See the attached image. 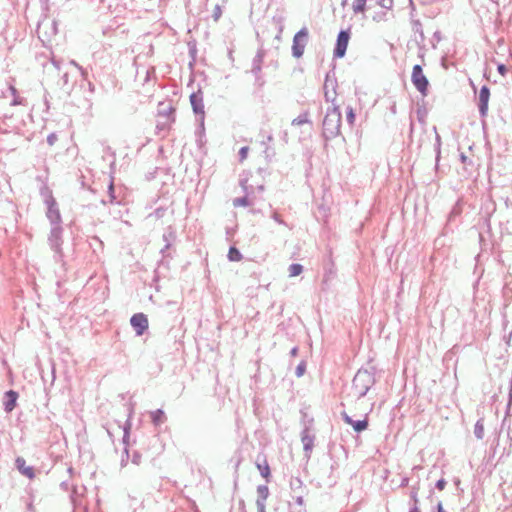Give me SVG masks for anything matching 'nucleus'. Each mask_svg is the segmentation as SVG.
Returning <instances> with one entry per match:
<instances>
[{"label":"nucleus","instance_id":"46","mask_svg":"<svg viewBox=\"0 0 512 512\" xmlns=\"http://www.w3.org/2000/svg\"><path fill=\"white\" fill-rule=\"evenodd\" d=\"M51 63L55 67L56 70H58V71L60 70V61L52 58Z\"/></svg>","mask_w":512,"mask_h":512},{"label":"nucleus","instance_id":"17","mask_svg":"<svg viewBox=\"0 0 512 512\" xmlns=\"http://www.w3.org/2000/svg\"><path fill=\"white\" fill-rule=\"evenodd\" d=\"M269 488L267 485H259L257 487V499L256 504H266V500L269 497Z\"/></svg>","mask_w":512,"mask_h":512},{"label":"nucleus","instance_id":"15","mask_svg":"<svg viewBox=\"0 0 512 512\" xmlns=\"http://www.w3.org/2000/svg\"><path fill=\"white\" fill-rule=\"evenodd\" d=\"M17 469L29 479L34 477V469L31 466H26V461L22 457H17L15 460Z\"/></svg>","mask_w":512,"mask_h":512},{"label":"nucleus","instance_id":"63","mask_svg":"<svg viewBox=\"0 0 512 512\" xmlns=\"http://www.w3.org/2000/svg\"><path fill=\"white\" fill-rule=\"evenodd\" d=\"M38 40H40V41H41V42H43V43L45 42V40H44V39H42L41 37H38Z\"/></svg>","mask_w":512,"mask_h":512},{"label":"nucleus","instance_id":"2","mask_svg":"<svg viewBox=\"0 0 512 512\" xmlns=\"http://www.w3.org/2000/svg\"><path fill=\"white\" fill-rule=\"evenodd\" d=\"M373 384V375L367 370H359L352 381L354 395L358 398L364 397Z\"/></svg>","mask_w":512,"mask_h":512},{"label":"nucleus","instance_id":"37","mask_svg":"<svg viewBox=\"0 0 512 512\" xmlns=\"http://www.w3.org/2000/svg\"><path fill=\"white\" fill-rule=\"evenodd\" d=\"M331 87L332 89H335V81L330 80L329 77H326L325 83H324V89L328 90V88Z\"/></svg>","mask_w":512,"mask_h":512},{"label":"nucleus","instance_id":"12","mask_svg":"<svg viewBox=\"0 0 512 512\" xmlns=\"http://www.w3.org/2000/svg\"><path fill=\"white\" fill-rule=\"evenodd\" d=\"M17 399H18L17 392H15L13 390H9L5 393L3 405H4V410L7 413L11 412L15 408Z\"/></svg>","mask_w":512,"mask_h":512},{"label":"nucleus","instance_id":"21","mask_svg":"<svg viewBox=\"0 0 512 512\" xmlns=\"http://www.w3.org/2000/svg\"><path fill=\"white\" fill-rule=\"evenodd\" d=\"M474 435L477 439L481 440L484 437V423L483 419H479L474 426Z\"/></svg>","mask_w":512,"mask_h":512},{"label":"nucleus","instance_id":"39","mask_svg":"<svg viewBox=\"0 0 512 512\" xmlns=\"http://www.w3.org/2000/svg\"><path fill=\"white\" fill-rule=\"evenodd\" d=\"M271 217L277 223H279L281 225H286V223L282 220V218L280 217V215L277 212H273Z\"/></svg>","mask_w":512,"mask_h":512},{"label":"nucleus","instance_id":"44","mask_svg":"<svg viewBox=\"0 0 512 512\" xmlns=\"http://www.w3.org/2000/svg\"><path fill=\"white\" fill-rule=\"evenodd\" d=\"M62 85L65 87L69 84V74L65 72L61 77Z\"/></svg>","mask_w":512,"mask_h":512},{"label":"nucleus","instance_id":"45","mask_svg":"<svg viewBox=\"0 0 512 512\" xmlns=\"http://www.w3.org/2000/svg\"><path fill=\"white\" fill-rule=\"evenodd\" d=\"M497 70L498 72L502 75V76H505L506 72H507V68L504 64H499L498 67H497Z\"/></svg>","mask_w":512,"mask_h":512},{"label":"nucleus","instance_id":"56","mask_svg":"<svg viewBox=\"0 0 512 512\" xmlns=\"http://www.w3.org/2000/svg\"><path fill=\"white\" fill-rule=\"evenodd\" d=\"M408 484V478H404L402 480L401 486H406Z\"/></svg>","mask_w":512,"mask_h":512},{"label":"nucleus","instance_id":"33","mask_svg":"<svg viewBox=\"0 0 512 512\" xmlns=\"http://www.w3.org/2000/svg\"><path fill=\"white\" fill-rule=\"evenodd\" d=\"M325 99L326 101H331L333 102L335 100V96H336V92H335V89H332V92H330L329 90H325Z\"/></svg>","mask_w":512,"mask_h":512},{"label":"nucleus","instance_id":"20","mask_svg":"<svg viewBox=\"0 0 512 512\" xmlns=\"http://www.w3.org/2000/svg\"><path fill=\"white\" fill-rule=\"evenodd\" d=\"M151 420L155 426L163 424L166 420V416L163 410L157 409L150 413Z\"/></svg>","mask_w":512,"mask_h":512},{"label":"nucleus","instance_id":"61","mask_svg":"<svg viewBox=\"0 0 512 512\" xmlns=\"http://www.w3.org/2000/svg\"><path fill=\"white\" fill-rule=\"evenodd\" d=\"M89 89H90L91 91H93V89H94V86H93L91 83H89Z\"/></svg>","mask_w":512,"mask_h":512},{"label":"nucleus","instance_id":"42","mask_svg":"<svg viewBox=\"0 0 512 512\" xmlns=\"http://www.w3.org/2000/svg\"><path fill=\"white\" fill-rule=\"evenodd\" d=\"M379 5H380L382 8L388 9V8H390V7H391V5H392V0H380Z\"/></svg>","mask_w":512,"mask_h":512},{"label":"nucleus","instance_id":"64","mask_svg":"<svg viewBox=\"0 0 512 512\" xmlns=\"http://www.w3.org/2000/svg\"><path fill=\"white\" fill-rule=\"evenodd\" d=\"M436 138H437V142H439V141H440V136H439V135H437V137H436Z\"/></svg>","mask_w":512,"mask_h":512},{"label":"nucleus","instance_id":"1","mask_svg":"<svg viewBox=\"0 0 512 512\" xmlns=\"http://www.w3.org/2000/svg\"><path fill=\"white\" fill-rule=\"evenodd\" d=\"M341 127V112L339 107L328 109L323 120V135L326 139H332L339 135Z\"/></svg>","mask_w":512,"mask_h":512},{"label":"nucleus","instance_id":"7","mask_svg":"<svg viewBox=\"0 0 512 512\" xmlns=\"http://www.w3.org/2000/svg\"><path fill=\"white\" fill-rule=\"evenodd\" d=\"M130 324L134 328L136 335L141 336L148 329V318L143 313H136L130 319Z\"/></svg>","mask_w":512,"mask_h":512},{"label":"nucleus","instance_id":"9","mask_svg":"<svg viewBox=\"0 0 512 512\" xmlns=\"http://www.w3.org/2000/svg\"><path fill=\"white\" fill-rule=\"evenodd\" d=\"M349 39L350 34H338L336 46L334 49V57L342 58L345 55Z\"/></svg>","mask_w":512,"mask_h":512},{"label":"nucleus","instance_id":"55","mask_svg":"<svg viewBox=\"0 0 512 512\" xmlns=\"http://www.w3.org/2000/svg\"><path fill=\"white\" fill-rule=\"evenodd\" d=\"M383 15H384L383 13H381V15H376V16L373 17V19L376 20V21H380V20H382Z\"/></svg>","mask_w":512,"mask_h":512},{"label":"nucleus","instance_id":"36","mask_svg":"<svg viewBox=\"0 0 512 512\" xmlns=\"http://www.w3.org/2000/svg\"><path fill=\"white\" fill-rule=\"evenodd\" d=\"M109 202L110 203H113L116 199V196L114 194V185H113V182L110 183L109 185Z\"/></svg>","mask_w":512,"mask_h":512},{"label":"nucleus","instance_id":"50","mask_svg":"<svg viewBox=\"0 0 512 512\" xmlns=\"http://www.w3.org/2000/svg\"><path fill=\"white\" fill-rule=\"evenodd\" d=\"M132 462H133L134 464L138 465V464H139V462H140V455L135 454V455L133 456Z\"/></svg>","mask_w":512,"mask_h":512},{"label":"nucleus","instance_id":"47","mask_svg":"<svg viewBox=\"0 0 512 512\" xmlns=\"http://www.w3.org/2000/svg\"><path fill=\"white\" fill-rule=\"evenodd\" d=\"M409 512H420L418 504H410Z\"/></svg>","mask_w":512,"mask_h":512},{"label":"nucleus","instance_id":"18","mask_svg":"<svg viewBox=\"0 0 512 512\" xmlns=\"http://www.w3.org/2000/svg\"><path fill=\"white\" fill-rule=\"evenodd\" d=\"M256 466H257L261 476L263 478H265L267 481H269L271 473H270V467H269V464H268L266 458H263L262 462H260L258 459L256 462Z\"/></svg>","mask_w":512,"mask_h":512},{"label":"nucleus","instance_id":"5","mask_svg":"<svg viewBox=\"0 0 512 512\" xmlns=\"http://www.w3.org/2000/svg\"><path fill=\"white\" fill-rule=\"evenodd\" d=\"M264 60V51L262 49L258 50L255 57L252 60L251 73L255 76V83L262 87L264 81L261 77L262 63Z\"/></svg>","mask_w":512,"mask_h":512},{"label":"nucleus","instance_id":"8","mask_svg":"<svg viewBox=\"0 0 512 512\" xmlns=\"http://www.w3.org/2000/svg\"><path fill=\"white\" fill-rule=\"evenodd\" d=\"M307 36L308 34H294L292 54L295 58H300L303 55L308 42Z\"/></svg>","mask_w":512,"mask_h":512},{"label":"nucleus","instance_id":"26","mask_svg":"<svg viewBox=\"0 0 512 512\" xmlns=\"http://www.w3.org/2000/svg\"><path fill=\"white\" fill-rule=\"evenodd\" d=\"M174 238V232L169 230L168 232L163 234V240L166 242L165 247L161 250V253L164 254L166 250L169 249L171 245V240Z\"/></svg>","mask_w":512,"mask_h":512},{"label":"nucleus","instance_id":"43","mask_svg":"<svg viewBox=\"0 0 512 512\" xmlns=\"http://www.w3.org/2000/svg\"><path fill=\"white\" fill-rule=\"evenodd\" d=\"M295 503H296V505H297V507H296V508H304V499H303V497H302V496H298V497H296V499H295Z\"/></svg>","mask_w":512,"mask_h":512},{"label":"nucleus","instance_id":"49","mask_svg":"<svg viewBox=\"0 0 512 512\" xmlns=\"http://www.w3.org/2000/svg\"><path fill=\"white\" fill-rule=\"evenodd\" d=\"M240 185L241 187L243 188V190L245 191L246 194H248V191H247V180H241L240 181Z\"/></svg>","mask_w":512,"mask_h":512},{"label":"nucleus","instance_id":"62","mask_svg":"<svg viewBox=\"0 0 512 512\" xmlns=\"http://www.w3.org/2000/svg\"><path fill=\"white\" fill-rule=\"evenodd\" d=\"M124 453L126 454V457H128V449H127V447H125Z\"/></svg>","mask_w":512,"mask_h":512},{"label":"nucleus","instance_id":"58","mask_svg":"<svg viewBox=\"0 0 512 512\" xmlns=\"http://www.w3.org/2000/svg\"><path fill=\"white\" fill-rule=\"evenodd\" d=\"M126 461H127L126 459L122 458V460H121V466H125V465H126Z\"/></svg>","mask_w":512,"mask_h":512},{"label":"nucleus","instance_id":"35","mask_svg":"<svg viewBox=\"0 0 512 512\" xmlns=\"http://www.w3.org/2000/svg\"><path fill=\"white\" fill-rule=\"evenodd\" d=\"M10 90L14 96V99L12 101V105H19L22 104V101L16 96L17 90L14 87H10Z\"/></svg>","mask_w":512,"mask_h":512},{"label":"nucleus","instance_id":"40","mask_svg":"<svg viewBox=\"0 0 512 512\" xmlns=\"http://www.w3.org/2000/svg\"><path fill=\"white\" fill-rule=\"evenodd\" d=\"M446 484H447L446 480H445V479H443V478H441V479H439V480L436 482V485H435V486H436V488H437L438 490H443V489L445 488Z\"/></svg>","mask_w":512,"mask_h":512},{"label":"nucleus","instance_id":"28","mask_svg":"<svg viewBox=\"0 0 512 512\" xmlns=\"http://www.w3.org/2000/svg\"><path fill=\"white\" fill-rule=\"evenodd\" d=\"M188 48H189V54H190L192 60L194 61L196 58V53H197L196 42L194 40L188 41Z\"/></svg>","mask_w":512,"mask_h":512},{"label":"nucleus","instance_id":"52","mask_svg":"<svg viewBox=\"0 0 512 512\" xmlns=\"http://www.w3.org/2000/svg\"><path fill=\"white\" fill-rule=\"evenodd\" d=\"M291 512H306V509L293 507Z\"/></svg>","mask_w":512,"mask_h":512},{"label":"nucleus","instance_id":"29","mask_svg":"<svg viewBox=\"0 0 512 512\" xmlns=\"http://www.w3.org/2000/svg\"><path fill=\"white\" fill-rule=\"evenodd\" d=\"M347 121L350 125H353L355 121V114L352 107L347 108V114H346Z\"/></svg>","mask_w":512,"mask_h":512},{"label":"nucleus","instance_id":"60","mask_svg":"<svg viewBox=\"0 0 512 512\" xmlns=\"http://www.w3.org/2000/svg\"><path fill=\"white\" fill-rule=\"evenodd\" d=\"M267 140H268L269 142H270V141H272V140H273L272 135H269V136L267 137Z\"/></svg>","mask_w":512,"mask_h":512},{"label":"nucleus","instance_id":"22","mask_svg":"<svg viewBox=\"0 0 512 512\" xmlns=\"http://www.w3.org/2000/svg\"><path fill=\"white\" fill-rule=\"evenodd\" d=\"M288 271L290 277H296L303 272V266L298 263H293L289 266Z\"/></svg>","mask_w":512,"mask_h":512},{"label":"nucleus","instance_id":"24","mask_svg":"<svg viewBox=\"0 0 512 512\" xmlns=\"http://www.w3.org/2000/svg\"><path fill=\"white\" fill-rule=\"evenodd\" d=\"M309 122L308 113H302L298 117L292 120L293 126H300Z\"/></svg>","mask_w":512,"mask_h":512},{"label":"nucleus","instance_id":"51","mask_svg":"<svg viewBox=\"0 0 512 512\" xmlns=\"http://www.w3.org/2000/svg\"><path fill=\"white\" fill-rule=\"evenodd\" d=\"M437 512H445L441 502H438L437 504Z\"/></svg>","mask_w":512,"mask_h":512},{"label":"nucleus","instance_id":"3","mask_svg":"<svg viewBox=\"0 0 512 512\" xmlns=\"http://www.w3.org/2000/svg\"><path fill=\"white\" fill-rule=\"evenodd\" d=\"M62 228L61 226H52L50 235L48 238L49 245L51 249L54 251V259L55 261H61L62 260Z\"/></svg>","mask_w":512,"mask_h":512},{"label":"nucleus","instance_id":"59","mask_svg":"<svg viewBox=\"0 0 512 512\" xmlns=\"http://www.w3.org/2000/svg\"><path fill=\"white\" fill-rule=\"evenodd\" d=\"M240 504H241V506H242V511H241V512H246V511H245V508H244V501H241V502H240Z\"/></svg>","mask_w":512,"mask_h":512},{"label":"nucleus","instance_id":"13","mask_svg":"<svg viewBox=\"0 0 512 512\" xmlns=\"http://www.w3.org/2000/svg\"><path fill=\"white\" fill-rule=\"evenodd\" d=\"M314 435L308 427H305L301 432V441L305 452H310L314 445Z\"/></svg>","mask_w":512,"mask_h":512},{"label":"nucleus","instance_id":"48","mask_svg":"<svg viewBox=\"0 0 512 512\" xmlns=\"http://www.w3.org/2000/svg\"><path fill=\"white\" fill-rule=\"evenodd\" d=\"M257 512H266V504H256Z\"/></svg>","mask_w":512,"mask_h":512},{"label":"nucleus","instance_id":"34","mask_svg":"<svg viewBox=\"0 0 512 512\" xmlns=\"http://www.w3.org/2000/svg\"><path fill=\"white\" fill-rule=\"evenodd\" d=\"M221 15H222L221 6L217 4L214 7L213 15L212 16H213L214 20L217 21L221 17Z\"/></svg>","mask_w":512,"mask_h":512},{"label":"nucleus","instance_id":"41","mask_svg":"<svg viewBox=\"0 0 512 512\" xmlns=\"http://www.w3.org/2000/svg\"><path fill=\"white\" fill-rule=\"evenodd\" d=\"M56 141H57V135H56V134L51 133L50 135H48V137H47V143H48L49 145H51V146H52V145H54V143H55Z\"/></svg>","mask_w":512,"mask_h":512},{"label":"nucleus","instance_id":"23","mask_svg":"<svg viewBox=\"0 0 512 512\" xmlns=\"http://www.w3.org/2000/svg\"><path fill=\"white\" fill-rule=\"evenodd\" d=\"M252 204L253 203L249 200L247 195H245L244 197L235 198L233 200L234 207H240V206L246 207V206H250Z\"/></svg>","mask_w":512,"mask_h":512},{"label":"nucleus","instance_id":"11","mask_svg":"<svg viewBox=\"0 0 512 512\" xmlns=\"http://www.w3.org/2000/svg\"><path fill=\"white\" fill-rule=\"evenodd\" d=\"M190 102L191 106L193 108V111L197 115H204V104H203V96L202 93L199 91L197 93H192L190 95Z\"/></svg>","mask_w":512,"mask_h":512},{"label":"nucleus","instance_id":"6","mask_svg":"<svg viewBox=\"0 0 512 512\" xmlns=\"http://www.w3.org/2000/svg\"><path fill=\"white\" fill-rule=\"evenodd\" d=\"M45 202L47 205L46 215L50 223L52 224V226H60L61 215L55 199L52 196H49Z\"/></svg>","mask_w":512,"mask_h":512},{"label":"nucleus","instance_id":"16","mask_svg":"<svg viewBox=\"0 0 512 512\" xmlns=\"http://www.w3.org/2000/svg\"><path fill=\"white\" fill-rule=\"evenodd\" d=\"M173 112L174 109L171 106H163V104H160L158 109V117L164 119L162 122L163 125H166L170 121Z\"/></svg>","mask_w":512,"mask_h":512},{"label":"nucleus","instance_id":"57","mask_svg":"<svg viewBox=\"0 0 512 512\" xmlns=\"http://www.w3.org/2000/svg\"><path fill=\"white\" fill-rule=\"evenodd\" d=\"M460 157H461V161H462L463 163H465V162H466V160H467V157H466L464 154H461V156H460Z\"/></svg>","mask_w":512,"mask_h":512},{"label":"nucleus","instance_id":"25","mask_svg":"<svg viewBox=\"0 0 512 512\" xmlns=\"http://www.w3.org/2000/svg\"><path fill=\"white\" fill-rule=\"evenodd\" d=\"M228 259L230 261H240L242 259V254L235 247H230L228 252Z\"/></svg>","mask_w":512,"mask_h":512},{"label":"nucleus","instance_id":"53","mask_svg":"<svg viewBox=\"0 0 512 512\" xmlns=\"http://www.w3.org/2000/svg\"><path fill=\"white\" fill-rule=\"evenodd\" d=\"M297 353H298V348L297 347L292 348L291 351H290L291 356H296Z\"/></svg>","mask_w":512,"mask_h":512},{"label":"nucleus","instance_id":"27","mask_svg":"<svg viewBox=\"0 0 512 512\" xmlns=\"http://www.w3.org/2000/svg\"><path fill=\"white\" fill-rule=\"evenodd\" d=\"M418 492H419V487L418 486H413L411 488V491H410V501H411V503L410 504H418L419 503Z\"/></svg>","mask_w":512,"mask_h":512},{"label":"nucleus","instance_id":"4","mask_svg":"<svg viewBox=\"0 0 512 512\" xmlns=\"http://www.w3.org/2000/svg\"><path fill=\"white\" fill-rule=\"evenodd\" d=\"M411 80L415 88L423 95L428 93L429 82L420 65H415L412 70Z\"/></svg>","mask_w":512,"mask_h":512},{"label":"nucleus","instance_id":"38","mask_svg":"<svg viewBox=\"0 0 512 512\" xmlns=\"http://www.w3.org/2000/svg\"><path fill=\"white\" fill-rule=\"evenodd\" d=\"M248 147H242L239 151V156H240V160L243 161L244 159L247 158V155H248Z\"/></svg>","mask_w":512,"mask_h":512},{"label":"nucleus","instance_id":"32","mask_svg":"<svg viewBox=\"0 0 512 512\" xmlns=\"http://www.w3.org/2000/svg\"><path fill=\"white\" fill-rule=\"evenodd\" d=\"M69 64H70V65H73L74 67H76V68L80 71V73H81L82 77H83V78H86V76H87V72H86V70H85L82 66H80V65H79L75 60H71V61L69 62Z\"/></svg>","mask_w":512,"mask_h":512},{"label":"nucleus","instance_id":"10","mask_svg":"<svg viewBox=\"0 0 512 512\" xmlns=\"http://www.w3.org/2000/svg\"><path fill=\"white\" fill-rule=\"evenodd\" d=\"M490 98V90L487 86H483L479 92V113L481 116H485L488 111V102Z\"/></svg>","mask_w":512,"mask_h":512},{"label":"nucleus","instance_id":"30","mask_svg":"<svg viewBox=\"0 0 512 512\" xmlns=\"http://www.w3.org/2000/svg\"><path fill=\"white\" fill-rule=\"evenodd\" d=\"M305 370H306V364L304 362H301L297 367H296V370H295V375L297 377H302L305 373Z\"/></svg>","mask_w":512,"mask_h":512},{"label":"nucleus","instance_id":"54","mask_svg":"<svg viewBox=\"0 0 512 512\" xmlns=\"http://www.w3.org/2000/svg\"><path fill=\"white\" fill-rule=\"evenodd\" d=\"M508 397H509V402L508 404L511 405L512 404V388H509V394H508Z\"/></svg>","mask_w":512,"mask_h":512},{"label":"nucleus","instance_id":"14","mask_svg":"<svg viewBox=\"0 0 512 512\" xmlns=\"http://www.w3.org/2000/svg\"><path fill=\"white\" fill-rule=\"evenodd\" d=\"M343 419L347 424L351 425L356 432H362L368 427V421L366 419L355 421L346 413L343 414Z\"/></svg>","mask_w":512,"mask_h":512},{"label":"nucleus","instance_id":"31","mask_svg":"<svg viewBox=\"0 0 512 512\" xmlns=\"http://www.w3.org/2000/svg\"><path fill=\"white\" fill-rule=\"evenodd\" d=\"M129 430H130V422L127 421L125 426H124V435H123V443L125 445L128 444V439H129Z\"/></svg>","mask_w":512,"mask_h":512},{"label":"nucleus","instance_id":"19","mask_svg":"<svg viewBox=\"0 0 512 512\" xmlns=\"http://www.w3.org/2000/svg\"><path fill=\"white\" fill-rule=\"evenodd\" d=\"M367 8H371L370 4L367 5V0H354L352 3V11L354 14H363Z\"/></svg>","mask_w":512,"mask_h":512}]
</instances>
